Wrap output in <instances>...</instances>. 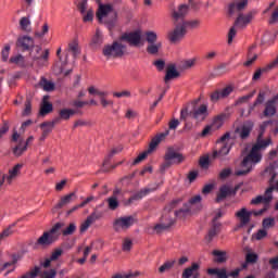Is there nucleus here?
<instances>
[{
    "mask_svg": "<svg viewBox=\"0 0 278 278\" xmlns=\"http://www.w3.org/2000/svg\"><path fill=\"white\" fill-rule=\"evenodd\" d=\"M60 229H62V224H55L49 231L43 232V235L37 240V244L40 247H49L53 244L55 240L60 237Z\"/></svg>",
    "mask_w": 278,
    "mask_h": 278,
    "instance_id": "5",
    "label": "nucleus"
},
{
    "mask_svg": "<svg viewBox=\"0 0 278 278\" xmlns=\"http://www.w3.org/2000/svg\"><path fill=\"white\" fill-rule=\"evenodd\" d=\"M25 151H27V144H25V142H23V140H20V143L17 147L14 148L13 153L17 157H20V155L22 153H25Z\"/></svg>",
    "mask_w": 278,
    "mask_h": 278,
    "instance_id": "45",
    "label": "nucleus"
},
{
    "mask_svg": "<svg viewBox=\"0 0 278 278\" xmlns=\"http://www.w3.org/2000/svg\"><path fill=\"white\" fill-rule=\"evenodd\" d=\"M177 77H179V72L177 71V67H175V65H169L166 70V75H165V84H168V81H170V79H177Z\"/></svg>",
    "mask_w": 278,
    "mask_h": 278,
    "instance_id": "28",
    "label": "nucleus"
},
{
    "mask_svg": "<svg viewBox=\"0 0 278 278\" xmlns=\"http://www.w3.org/2000/svg\"><path fill=\"white\" fill-rule=\"evenodd\" d=\"M39 273H40V267H35L29 271H27L26 274H24L21 278H37Z\"/></svg>",
    "mask_w": 278,
    "mask_h": 278,
    "instance_id": "50",
    "label": "nucleus"
},
{
    "mask_svg": "<svg viewBox=\"0 0 278 278\" xmlns=\"http://www.w3.org/2000/svg\"><path fill=\"white\" fill-rule=\"evenodd\" d=\"M223 123H225V115H219L213 119L211 126H213V128H215V131H217V129H220L223 127Z\"/></svg>",
    "mask_w": 278,
    "mask_h": 278,
    "instance_id": "44",
    "label": "nucleus"
},
{
    "mask_svg": "<svg viewBox=\"0 0 278 278\" xmlns=\"http://www.w3.org/2000/svg\"><path fill=\"white\" fill-rule=\"evenodd\" d=\"M135 219L131 216H126V217H119L114 222V229L115 231H125L134 225Z\"/></svg>",
    "mask_w": 278,
    "mask_h": 278,
    "instance_id": "17",
    "label": "nucleus"
},
{
    "mask_svg": "<svg viewBox=\"0 0 278 278\" xmlns=\"http://www.w3.org/2000/svg\"><path fill=\"white\" fill-rule=\"evenodd\" d=\"M266 236H268V232L264 229L258 230L253 238H255V240H263V238H266Z\"/></svg>",
    "mask_w": 278,
    "mask_h": 278,
    "instance_id": "62",
    "label": "nucleus"
},
{
    "mask_svg": "<svg viewBox=\"0 0 278 278\" xmlns=\"http://www.w3.org/2000/svg\"><path fill=\"white\" fill-rule=\"evenodd\" d=\"M253 18H255V12L240 14L235 22V26L244 28L251 23V21H253Z\"/></svg>",
    "mask_w": 278,
    "mask_h": 278,
    "instance_id": "23",
    "label": "nucleus"
},
{
    "mask_svg": "<svg viewBox=\"0 0 278 278\" xmlns=\"http://www.w3.org/2000/svg\"><path fill=\"white\" fill-rule=\"evenodd\" d=\"M189 204H190V210H192V207H194V205H200L201 204V195H194L193 198H191L189 200Z\"/></svg>",
    "mask_w": 278,
    "mask_h": 278,
    "instance_id": "59",
    "label": "nucleus"
},
{
    "mask_svg": "<svg viewBox=\"0 0 278 278\" xmlns=\"http://www.w3.org/2000/svg\"><path fill=\"white\" fill-rule=\"evenodd\" d=\"M134 245V243L131 242L130 239H125L123 241V245H122V249L123 251H126V252H129L131 251V247Z\"/></svg>",
    "mask_w": 278,
    "mask_h": 278,
    "instance_id": "60",
    "label": "nucleus"
},
{
    "mask_svg": "<svg viewBox=\"0 0 278 278\" xmlns=\"http://www.w3.org/2000/svg\"><path fill=\"white\" fill-rule=\"evenodd\" d=\"M10 45L4 46V48L2 49V60L4 62H8V59L10 58Z\"/></svg>",
    "mask_w": 278,
    "mask_h": 278,
    "instance_id": "61",
    "label": "nucleus"
},
{
    "mask_svg": "<svg viewBox=\"0 0 278 278\" xmlns=\"http://www.w3.org/2000/svg\"><path fill=\"white\" fill-rule=\"evenodd\" d=\"M273 201V188H268L265 191L264 195H257L256 198H253L251 200V205H260V203H264L265 205H268Z\"/></svg>",
    "mask_w": 278,
    "mask_h": 278,
    "instance_id": "20",
    "label": "nucleus"
},
{
    "mask_svg": "<svg viewBox=\"0 0 278 278\" xmlns=\"http://www.w3.org/2000/svg\"><path fill=\"white\" fill-rule=\"evenodd\" d=\"M231 192H233V190L231 189L230 186H227V185L222 186L217 193L216 202L220 203V201H225L227 197H230Z\"/></svg>",
    "mask_w": 278,
    "mask_h": 278,
    "instance_id": "25",
    "label": "nucleus"
},
{
    "mask_svg": "<svg viewBox=\"0 0 278 278\" xmlns=\"http://www.w3.org/2000/svg\"><path fill=\"white\" fill-rule=\"evenodd\" d=\"M49 34V23L45 22L40 29L35 33L36 38H45Z\"/></svg>",
    "mask_w": 278,
    "mask_h": 278,
    "instance_id": "38",
    "label": "nucleus"
},
{
    "mask_svg": "<svg viewBox=\"0 0 278 278\" xmlns=\"http://www.w3.org/2000/svg\"><path fill=\"white\" fill-rule=\"evenodd\" d=\"M270 144H273V140L270 138L265 140L262 139L261 134L256 143L252 147L250 153L243 157L240 168L235 170L236 177L249 175V173L255 168V165L262 162V151H264L267 147H270Z\"/></svg>",
    "mask_w": 278,
    "mask_h": 278,
    "instance_id": "1",
    "label": "nucleus"
},
{
    "mask_svg": "<svg viewBox=\"0 0 278 278\" xmlns=\"http://www.w3.org/2000/svg\"><path fill=\"white\" fill-rule=\"evenodd\" d=\"M68 52L72 53L74 58H77V55L81 53V49L79 48V41H77V39H74L72 42H70Z\"/></svg>",
    "mask_w": 278,
    "mask_h": 278,
    "instance_id": "33",
    "label": "nucleus"
},
{
    "mask_svg": "<svg viewBox=\"0 0 278 278\" xmlns=\"http://www.w3.org/2000/svg\"><path fill=\"white\" fill-rule=\"evenodd\" d=\"M14 268H16L14 266V262H8V263L0 265V273H3V270H7L5 275H9V273L14 271Z\"/></svg>",
    "mask_w": 278,
    "mask_h": 278,
    "instance_id": "47",
    "label": "nucleus"
},
{
    "mask_svg": "<svg viewBox=\"0 0 278 278\" xmlns=\"http://www.w3.org/2000/svg\"><path fill=\"white\" fill-rule=\"evenodd\" d=\"M180 23L182 24V26H185V30H187V33H188V29H197V27L201 25V22H199L198 20L180 22Z\"/></svg>",
    "mask_w": 278,
    "mask_h": 278,
    "instance_id": "41",
    "label": "nucleus"
},
{
    "mask_svg": "<svg viewBox=\"0 0 278 278\" xmlns=\"http://www.w3.org/2000/svg\"><path fill=\"white\" fill-rule=\"evenodd\" d=\"M10 64H16L17 66H24L25 64V56L22 54H16L10 58Z\"/></svg>",
    "mask_w": 278,
    "mask_h": 278,
    "instance_id": "39",
    "label": "nucleus"
},
{
    "mask_svg": "<svg viewBox=\"0 0 278 278\" xmlns=\"http://www.w3.org/2000/svg\"><path fill=\"white\" fill-rule=\"evenodd\" d=\"M101 218V213L93 212L91 213L85 222L81 223L80 225V232L84 233L85 231H88L90 229V226L97 223Z\"/></svg>",
    "mask_w": 278,
    "mask_h": 278,
    "instance_id": "22",
    "label": "nucleus"
},
{
    "mask_svg": "<svg viewBox=\"0 0 278 278\" xmlns=\"http://www.w3.org/2000/svg\"><path fill=\"white\" fill-rule=\"evenodd\" d=\"M21 170H23V164L18 163L11 167L9 169V173L5 175L7 176V184L11 186L12 182L16 181L18 177L21 176Z\"/></svg>",
    "mask_w": 278,
    "mask_h": 278,
    "instance_id": "19",
    "label": "nucleus"
},
{
    "mask_svg": "<svg viewBox=\"0 0 278 278\" xmlns=\"http://www.w3.org/2000/svg\"><path fill=\"white\" fill-rule=\"evenodd\" d=\"M53 122H46L40 124V129L42 131V134L49 136L51 131H53Z\"/></svg>",
    "mask_w": 278,
    "mask_h": 278,
    "instance_id": "43",
    "label": "nucleus"
},
{
    "mask_svg": "<svg viewBox=\"0 0 278 278\" xmlns=\"http://www.w3.org/2000/svg\"><path fill=\"white\" fill-rule=\"evenodd\" d=\"M273 227H275V218L268 217L263 219V228L270 229Z\"/></svg>",
    "mask_w": 278,
    "mask_h": 278,
    "instance_id": "56",
    "label": "nucleus"
},
{
    "mask_svg": "<svg viewBox=\"0 0 278 278\" xmlns=\"http://www.w3.org/2000/svg\"><path fill=\"white\" fill-rule=\"evenodd\" d=\"M14 233V224L5 228L1 233L0 237H2V240H5V238H10Z\"/></svg>",
    "mask_w": 278,
    "mask_h": 278,
    "instance_id": "52",
    "label": "nucleus"
},
{
    "mask_svg": "<svg viewBox=\"0 0 278 278\" xmlns=\"http://www.w3.org/2000/svg\"><path fill=\"white\" fill-rule=\"evenodd\" d=\"M214 131H216V130H215L214 126L211 124L202 130L201 138H207V136H212V134H214Z\"/></svg>",
    "mask_w": 278,
    "mask_h": 278,
    "instance_id": "53",
    "label": "nucleus"
},
{
    "mask_svg": "<svg viewBox=\"0 0 278 278\" xmlns=\"http://www.w3.org/2000/svg\"><path fill=\"white\" fill-rule=\"evenodd\" d=\"M75 192L62 197L59 203L55 205L56 210H62V207H65V205L73 203V199H75Z\"/></svg>",
    "mask_w": 278,
    "mask_h": 278,
    "instance_id": "29",
    "label": "nucleus"
},
{
    "mask_svg": "<svg viewBox=\"0 0 278 278\" xmlns=\"http://www.w3.org/2000/svg\"><path fill=\"white\" fill-rule=\"evenodd\" d=\"M20 28L22 31H31V17L29 15L20 18Z\"/></svg>",
    "mask_w": 278,
    "mask_h": 278,
    "instance_id": "32",
    "label": "nucleus"
},
{
    "mask_svg": "<svg viewBox=\"0 0 278 278\" xmlns=\"http://www.w3.org/2000/svg\"><path fill=\"white\" fill-rule=\"evenodd\" d=\"M278 64V59L274 60L271 63H269L266 67L258 70L254 73L253 79H260L262 77L263 73H268V71H273L275 66Z\"/></svg>",
    "mask_w": 278,
    "mask_h": 278,
    "instance_id": "31",
    "label": "nucleus"
},
{
    "mask_svg": "<svg viewBox=\"0 0 278 278\" xmlns=\"http://www.w3.org/2000/svg\"><path fill=\"white\" fill-rule=\"evenodd\" d=\"M106 203L109 205V210H117L119 202H118V198H116V195H112L110 198L106 199Z\"/></svg>",
    "mask_w": 278,
    "mask_h": 278,
    "instance_id": "40",
    "label": "nucleus"
},
{
    "mask_svg": "<svg viewBox=\"0 0 278 278\" xmlns=\"http://www.w3.org/2000/svg\"><path fill=\"white\" fill-rule=\"evenodd\" d=\"M168 134H170L169 130H165L164 132H161L159 135H156L154 138H152L148 150L143 151L142 153H140L135 160H134V164H140V162H143V160H147V157L149 155H151V153H153V151H155V149H157V147L160 146V142H164V140H166V137L168 136Z\"/></svg>",
    "mask_w": 278,
    "mask_h": 278,
    "instance_id": "4",
    "label": "nucleus"
},
{
    "mask_svg": "<svg viewBox=\"0 0 278 278\" xmlns=\"http://www.w3.org/2000/svg\"><path fill=\"white\" fill-rule=\"evenodd\" d=\"M113 97H115L116 99H129V97H131V91L129 90L115 91L113 92Z\"/></svg>",
    "mask_w": 278,
    "mask_h": 278,
    "instance_id": "49",
    "label": "nucleus"
},
{
    "mask_svg": "<svg viewBox=\"0 0 278 278\" xmlns=\"http://www.w3.org/2000/svg\"><path fill=\"white\" fill-rule=\"evenodd\" d=\"M236 24L229 29L228 33V45H231L233 42V39L236 38V34H238V29L236 28Z\"/></svg>",
    "mask_w": 278,
    "mask_h": 278,
    "instance_id": "55",
    "label": "nucleus"
},
{
    "mask_svg": "<svg viewBox=\"0 0 278 278\" xmlns=\"http://www.w3.org/2000/svg\"><path fill=\"white\" fill-rule=\"evenodd\" d=\"M266 212V207L261 211H249L247 207H241L235 213L237 220H239V227H247L251 223V215L262 216Z\"/></svg>",
    "mask_w": 278,
    "mask_h": 278,
    "instance_id": "6",
    "label": "nucleus"
},
{
    "mask_svg": "<svg viewBox=\"0 0 278 278\" xmlns=\"http://www.w3.org/2000/svg\"><path fill=\"white\" fill-rule=\"evenodd\" d=\"M15 45L22 51H29L34 49L36 41L29 35H20Z\"/></svg>",
    "mask_w": 278,
    "mask_h": 278,
    "instance_id": "15",
    "label": "nucleus"
},
{
    "mask_svg": "<svg viewBox=\"0 0 278 278\" xmlns=\"http://www.w3.org/2000/svg\"><path fill=\"white\" fill-rule=\"evenodd\" d=\"M143 37L146 42H148V53H150V55H157L160 49H162V42H157V33L155 30H147Z\"/></svg>",
    "mask_w": 278,
    "mask_h": 278,
    "instance_id": "7",
    "label": "nucleus"
},
{
    "mask_svg": "<svg viewBox=\"0 0 278 278\" xmlns=\"http://www.w3.org/2000/svg\"><path fill=\"white\" fill-rule=\"evenodd\" d=\"M49 49L42 50L40 46L35 47V51L30 53L34 64L47 66L49 64Z\"/></svg>",
    "mask_w": 278,
    "mask_h": 278,
    "instance_id": "11",
    "label": "nucleus"
},
{
    "mask_svg": "<svg viewBox=\"0 0 278 278\" xmlns=\"http://www.w3.org/2000/svg\"><path fill=\"white\" fill-rule=\"evenodd\" d=\"M277 103H278V94L274 96L271 99L265 102V109L263 111V116L266 118H271L277 114Z\"/></svg>",
    "mask_w": 278,
    "mask_h": 278,
    "instance_id": "16",
    "label": "nucleus"
},
{
    "mask_svg": "<svg viewBox=\"0 0 278 278\" xmlns=\"http://www.w3.org/2000/svg\"><path fill=\"white\" fill-rule=\"evenodd\" d=\"M102 53L106 60H112V58H121L125 55V45L121 41H115L112 45H106L102 49Z\"/></svg>",
    "mask_w": 278,
    "mask_h": 278,
    "instance_id": "8",
    "label": "nucleus"
},
{
    "mask_svg": "<svg viewBox=\"0 0 278 278\" xmlns=\"http://www.w3.org/2000/svg\"><path fill=\"white\" fill-rule=\"evenodd\" d=\"M186 14H188V5L182 4L172 12V18H174V21H181Z\"/></svg>",
    "mask_w": 278,
    "mask_h": 278,
    "instance_id": "27",
    "label": "nucleus"
},
{
    "mask_svg": "<svg viewBox=\"0 0 278 278\" xmlns=\"http://www.w3.org/2000/svg\"><path fill=\"white\" fill-rule=\"evenodd\" d=\"M252 129H253V124L252 123L244 124L239 129L240 138H242V140L247 139V137L250 136Z\"/></svg>",
    "mask_w": 278,
    "mask_h": 278,
    "instance_id": "34",
    "label": "nucleus"
},
{
    "mask_svg": "<svg viewBox=\"0 0 278 278\" xmlns=\"http://www.w3.org/2000/svg\"><path fill=\"white\" fill-rule=\"evenodd\" d=\"M200 268H201V265H199V263H192L190 267H187L186 269H184L181 277L182 278L194 277V275L199 273Z\"/></svg>",
    "mask_w": 278,
    "mask_h": 278,
    "instance_id": "26",
    "label": "nucleus"
},
{
    "mask_svg": "<svg viewBox=\"0 0 278 278\" xmlns=\"http://www.w3.org/2000/svg\"><path fill=\"white\" fill-rule=\"evenodd\" d=\"M186 34H188L186 26L180 22L175 24V27L167 31L166 38L172 45H179V42L186 38Z\"/></svg>",
    "mask_w": 278,
    "mask_h": 278,
    "instance_id": "9",
    "label": "nucleus"
},
{
    "mask_svg": "<svg viewBox=\"0 0 278 278\" xmlns=\"http://www.w3.org/2000/svg\"><path fill=\"white\" fill-rule=\"evenodd\" d=\"M208 112H207V105L202 104L195 109H193L192 112H190L189 116L197 121V123H203L207 118Z\"/></svg>",
    "mask_w": 278,
    "mask_h": 278,
    "instance_id": "18",
    "label": "nucleus"
},
{
    "mask_svg": "<svg viewBox=\"0 0 278 278\" xmlns=\"http://www.w3.org/2000/svg\"><path fill=\"white\" fill-rule=\"evenodd\" d=\"M213 255L217 264H224V262H227V252L225 251L215 250L213 251Z\"/></svg>",
    "mask_w": 278,
    "mask_h": 278,
    "instance_id": "36",
    "label": "nucleus"
},
{
    "mask_svg": "<svg viewBox=\"0 0 278 278\" xmlns=\"http://www.w3.org/2000/svg\"><path fill=\"white\" fill-rule=\"evenodd\" d=\"M142 30L138 29L122 36V40H126V42L130 43L131 47H143L144 39H142Z\"/></svg>",
    "mask_w": 278,
    "mask_h": 278,
    "instance_id": "13",
    "label": "nucleus"
},
{
    "mask_svg": "<svg viewBox=\"0 0 278 278\" xmlns=\"http://www.w3.org/2000/svg\"><path fill=\"white\" fill-rule=\"evenodd\" d=\"M249 5V0H236L235 2L230 3L228 7V13L230 16L233 14H238V12H242Z\"/></svg>",
    "mask_w": 278,
    "mask_h": 278,
    "instance_id": "21",
    "label": "nucleus"
},
{
    "mask_svg": "<svg viewBox=\"0 0 278 278\" xmlns=\"http://www.w3.org/2000/svg\"><path fill=\"white\" fill-rule=\"evenodd\" d=\"M101 42H103V33H101L100 29H97L91 39V45H101Z\"/></svg>",
    "mask_w": 278,
    "mask_h": 278,
    "instance_id": "48",
    "label": "nucleus"
},
{
    "mask_svg": "<svg viewBox=\"0 0 278 278\" xmlns=\"http://www.w3.org/2000/svg\"><path fill=\"white\" fill-rule=\"evenodd\" d=\"M100 103L102 108H114V101L105 99L104 96H101Z\"/></svg>",
    "mask_w": 278,
    "mask_h": 278,
    "instance_id": "57",
    "label": "nucleus"
},
{
    "mask_svg": "<svg viewBox=\"0 0 278 278\" xmlns=\"http://www.w3.org/2000/svg\"><path fill=\"white\" fill-rule=\"evenodd\" d=\"M77 229V226L75 224H70L63 231V236H73Z\"/></svg>",
    "mask_w": 278,
    "mask_h": 278,
    "instance_id": "54",
    "label": "nucleus"
},
{
    "mask_svg": "<svg viewBox=\"0 0 278 278\" xmlns=\"http://www.w3.org/2000/svg\"><path fill=\"white\" fill-rule=\"evenodd\" d=\"M50 112H53V105L49 103V96H45L40 108V114L41 116H45Z\"/></svg>",
    "mask_w": 278,
    "mask_h": 278,
    "instance_id": "30",
    "label": "nucleus"
},
{
    "mask_svg": "<svg viewBox=\"0 0 278 278\" xmlns=\"http://www.w3.org/2000/svg\"><path fill=\"white\" fill-rule=\"evenodd\" d=\"M231 142L232 140L229 132L225 134L217 141L218 150L214 151V157H225V155H229V151H231Z\"/></svg>",
    "mask_w": 278,
    "mask_h": 278,
    "instance_id": "10",
    "label": "nucleus"
},
{
    "mask_svg": "<svg viewBox=\"0 0 278 278\" xmlns=\"http://www.w3.org/2000/svg\"><path fill=\"white\" fill-rule=\"evenodd\" d=\"M181 200L173 201L169 205H167L163 212L161 217V223L154 226V230L160 233V231H164V229H168L175 225V218H186L187 215L190 214V208L185 207L179 211H173L175 207H179Z\"/></svg>",
    "mask_w": 278,
    "mask_h": 278,
    "instance_id": "2",
    "label": "nucleus"
},
{
    "mask_svg": "<svg viewBox=\"0 0 278 278\" xmlns=\"http://www.w3.org/2000/svg\"><path fill=\"white\" fill-rule=\"evenodd\" d=\"M78 10L83 16L84 23H92V21H94V9L88 5V0L80 1Z\"/></svg>",
    "mask_w": 278,
    "mask_h": 278,
    "instance_id": "14",
    "label": "nucleus"
},
{
    "mask_svg": "<svg viewBox=\"0 0 278 278\" xmlns=\"http://www.w3.org/2000/svg\"><path fill=\"white\" fill-rule=\"evenodd\" d=\"M253 97H255V91H252L251 93L240 97L236 101V105H242L243 103H249V101H251V99H253Z\"/></svg>",
    "mask_w": 278,
    "mask_h": 278,
    "instance_id": "46",
    "label": "nucleus"
},
{
    "mask_svg": "<svg viewBox=\"0 0 278 278\" xmlns=\"http://www.w3.org/2000/svg\"><path fill=\"white\" fill-rule=\"evenodd\" d=\"M40 86L43 88V90H46V92H51V90L55 88V85L47 79H42Z\"/></svg>",
    "mask_w": 278,
    "mask_h": 278,
    "instance_id": "51",
    "label": "nucleus"
},
{
    "mask_svg": "<svg viewBox=\"0 0 278 278\" xmlns=\"http://www.w3.org/2000/svg\"><path fill=\"white\" fill-rule=\"evenodd\" d=\"M208 275H216L218 278H229V275L227 274V269L225 268H208L207 269Z\"/></svg>",
    "mask_w": 278,
    "mask_h": 278,
    "instance_id": "35",
    "label": "nucleus"
},
{
    "mask_svg": "<svg viewBox=\"0 0 278 278\" xmlns=\"http://www.w3.org/2000/svg\"><path fill=\"white\" fill-rule=\"evenodd\" d=\"M175 266V260L166 261L159 267V273L162 275L164 273H168Z\"/></svg>",
    "mask_w": 278,
    "mask_h": 278,
    "instance_id": "37",
    "label": "nucleus"
},
{
    "mask_svg": "<svg viewBox=\"0 0 278 278\" xmlns=\"http://www.w3.org/2000/svg\"><path fill=\"white\" fill-rule=\"evenodd\" d=\"M59 114H60V118H62V121H68V118H71V116H75V110L62 109Z\"/></svg>",
    "mask_w": 278,
    "mask_h": 278,
    "instance_id": "42",
    "label": "nucleus"
},
{
    "mask_svg": "<svg viewBox=\"0 0 278 278\" xmlns=\"http://www.w3.org/2000/svg\"><path fill=\"white\" fill-rule=\"evenodd\" d=\"M62 253H64V251L62 249H55L49 258H46L45 262L41 264V266H43V268H49V266H51V262H55L58 260H60V257H62Z\"/></svg>",
    "mask_w": 278,
    "mask_h": 278,
    "instance_id": "24",
    "label": "nucleus"
},
{
    "mask_svg": "<svg viewBox=\"0 0 278 278\" xmlns=\"http://www.w3.org/2000/svg\"><path fill=\"white\" fill-rule=\"evenodd\" d=\"M96 18L101 25H105L108 29L112 30L116 27L118 21V11L111 3H99L96 12Z\"/></svg>",
    "mask_w": 278,
    "mask_h": 278,
    "instance_id": "3",
    "label": "nucleus"
},
{
    "mask_svg": "<svg viewBox=\"0 0 278 278\" xmlns=\"http://www.w3.org/2000/svg\"><path fill=\"white\" fill-rule=\"evenodd\" d=\"M89 94H97L98 97H105V92L100 91L97 87L91 86L88 88Z\"/></svg>",
    "mask_w": 278,
    "mask_h": 278,
    "instance_id": "58",
    "label": "nucleus"
},
{
    "mask_svg": "<svg viewBox=\"0 0 278 278\" xmlns=\"http://www.w3.org/2000/svg\"><path fill=\"white\" fill-rule=\"evenodd\" d=\"M186 157L184 154L175 152L173 148H168L165 153V163L163 164V168H168L172 164H181Z\"/></svg>",
    "mask_w": 278,
    "mask_h": 278,
    "instance_id": "12",
    "label": "nucleus"
},
{
    "mask_svg": "<svg viewBox=\"0 0 278 278\" xmlns=\"http://www.w3.org/2000/svg\"><path fill=\"white\" fill-rule=\"evenodd\" d=\"M195 60L194 59H189L182 62V68H192L194 66Z\"/></svg>",
    "mask_w": 278,
    "mask_h": 278,
    "instance_id": "64",
    "label": "nucleus"
},
{
    "mask_svg": "<svg viewBox=\"0 0 278 278\" xmlns=\"http://www.w3.org/2000/svg\"><path fill=\"white\" fill-rule=\"evenodd\" d=\"M55 275H58V271L55 269H49L42 273V278H55Z\"/></svg>",
    "mask_w": 278,
    "mask_h": 278,
    "instance_id": "63",
    "label": "nucleus"
}]
</instances>
